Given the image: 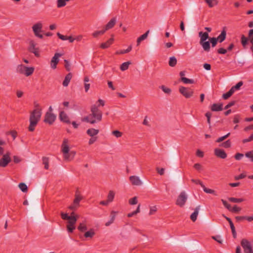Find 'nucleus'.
I'll return each instance as SVG.
<instances>
[{
  "label": "nucleus",
  "instance_id": "47",
  "mask_svg": "<svg viewBox=\"0 0 253 253\" xmlns=\"http://www.w3.org/2000/svg\"><path fill=\"white\" fill-rule=\"evenodd\" d=\"M241 208L238 207L236 205H235L233 208H231V209L229 211L232 212H238L240 211H241Z\"/></svg>",
  "mask_w": 253,
  "mask_h": 253
},
{
  "label": "nucleus",
  "instance_id": "10",
  "mask_svg": "<svg viewBox=\"0 0 253 253\" xmlns=\"http://www.w3.org/2000/svg\"><path fill=\"white\" fill-rule=\"evenodd\" d=\"M29 51L34 53L36 57H39V48L36 47V43H35V42L33 40H31L29 42Z\"/></svg>",
  "mask_w": 253,
  "mask_h": 253
},
{
  "label": "nucleus",
  "instance_id": "6",
  "mask_svg": "<svg viewBox=\"0 0 253 253\" xmlns=\"http://www.w3.org/2000/svg\"><path fill=\"white\" fill-rule=\"evenodd\" d=\"M241 245L244 250V253H253L252 244L248 240L246 239H242Z\"/></svg>",
  "mask_w": 253,
  "mask_h": 253
},
{
  "label": "nucleus",
  "instance_id": "41",
  "mask_svg": "<svg viewBox=\"0 0 253 253\" xmlns=\"http://www.w3.org/2000/svg\"><path fill=\"white\" fill-rule=\"evenodd\" d=\"M234 93V92H233V91L230 89L227 92L225 93H224L223 95H222V98L225 99V100H226L228 98H229Z\"/></svg>",
  "mask_w": 253,
  "mask_h": 253
},
{
  "label": "nucleus",
  "instance_id": "39",
  "mask_svg": "<svg viewBox=\"0 0 253 253\" xmlns=\"http://www.w3.org/2000/svg\"><path fill=\"white\" fill-rule=\"evenodd\" d=\"M243 83L242 81L238 83L235 85L232 86L230 89L233 91V92L236 90L240 89V87L243 85Z\"/></svg>",
  "mask_w": 253,
  "mask_h": 253
},
{
  "label": "nucleus",
  "instance_id": "19",
  "mask_svg": "<svg viewBox=\"0 0 253 253\" xmlns=\"http://www.w3.org/2000/svg\"><path fill=\"white\" fill-rule=\"evenodd\" d=\"M199 37L200 38V43L206 41L209 39V34L207 32H199Z\"/></svg>",
  "mask_w": 253,
  "mask_h": 253
},
{
  "label": "nucleus",
  "instance_id": "12",
  "mask_svg": "<svg viewBox=\"0 0 253 253\" xmlns=\"http://www.w3.org/2000/svg\"><path fill=\"white\" fill-rule=\"evenodd\" d=\"M55 119L56 116L54 114L51 112H46L45 115L44 122L51 125L55 121Z\"/></svg>",
  "mask_w": 253,
  "mask_h": 253
},
{
  "label": "nucleus",
  "instance_id": "33",
  "mask_svg": "<svg viewBox=\"0 0 253 253\" xmlns=\"http://www.w3.org/2000/svg\"><path fill=\"white\" fill-rule=\"evenodd\" d=\"M204 1L208 4L211 8L217 4L216 0H204Z\"/></svg>",
  "mask_w": 253,
  "mask_h": 253
},
{
  "label": "nucleus",
  "instance_id": "63",
  "mask_svg": "<svg viewBox=\"0 0 253 253\" xmlns=\"http://www.w3.org/2000/svg\"><path fill=\"white\" fill-rule=\"evenodd\" d=\"M235 104V101H232L228 103L224 107V109H227L229 108L232 107Z\"/></svg>",
  "mask_w": 253,
  "mask_h": 253
},
{
  "label": "nucleus",
  "instance_id": "50",
  "mask_svg": "<svg viewBox=\"0 0 253 253\" xmlns=\"http://www.w3.org/2000/svg\"><path fill=\"white\" fill-rule=\"evenodd\" d=\"M210 42L211 43V46L212 47H214L216 44H217V42H218V40H217L216 38H211L210 39Z\"/></svg>",
  "mask_w": 253,
  "mask_h": 253
},
{
  "label": "nucleus",
  "instance_id": "13",
  "mask_svg": "<svg viewBox=\"0 0 253 253\" xmlns=\"http://www.w3.org/2000/svg\"><path fill=\"white\" fill-rule=\"evenodd\" d=\"M62 55V54L61 53H55L54 56L52 58L50 62V66L52 69H55L56 68L57 64H58L59 61V57H61Z\"/></svg>",
  "mask_w": 253,
  "mask_h": 253
},
{
  "label": "nucleus",
  "instance_id": "20",
  "mask_svg": "<svg viewBox=\"0 0 253 253\" xmlns=\"http://www.w3.org/2000/svg\"><path fill=\"white\" fill-rule=\"evenodd\" d=\"M99 130L93 128H89L86 131V133L90 137H95L94 136L98 134Z\"/></svg>",
  "mask_w": 253,
  "mask_h": 253
},
{
  "label": "nucleus",
  "instance_id": "11",
  "mask_svg": "<svg viewBox=\"0 0 253 253\" xmlns=\"http://www.w3.org/2000/svg\"><path fill=\"white\" fill-rule=\"evenodd\" d=\"M78 216H76V217L72 218L69 221L67 222V231L69 233H72L74 230L75 229V224H76Z\"/></svg>",
  "mask_w": 253,
  "mask_h": 253
},
{
  "label": "nucleus",
  "instance_id": "25",
  "mask_svg": "<svg viewBox=\"0 0 253 253\" xmlns=\"http://www.w3.org/2000/svg\"><path fill=\"white\" fill-rule=\"evenodd\" d=\"M226 32L224 29L221 31V34L216 38V39L218 40V42L221 43L225 40V39H226Z\"/></svg>",
  "mask_w": 253,
  "mask_h": 253
},
{
  "label": "nucleus",
  "instance_id": "46",
  "mask_svg": "<svg viewBox=\"0 0 253 253\" xmlns=\"http://www.w3.org/2000/svg\"><path fill=\"white\" fill-rule=\"evenodd\" d=\"M112 134L117 138L122 137L123 133L119 130H114L112 132Z\"/></svg>",
  "mask_w": 253,
  "mask_h": 253
},
{
  "label": "nucleus",
  "instance_id": "29",
  "mask_svg": "<svg viewBox=\"0 0 253 253\" xmlns=\"http://www.w3.org/2000/svg\"><path fill=\"white\" fill-rule=\"evenodd\" d=\"M95 235L94 229H90L89 230L85 232L84 236L86 238H92Z\"/></svg>",
  "mask_w": 253,
  "mask_h": 253
},
{
  "label": "nucleus",
  "instance_id": "51",
  "mask_svg": "<svg viewBox=\"0 0 253 253\" xmlns=\"http://www.w3.org/2000/svg\"><path fill=\"white\" fill-rule=\"evenodd\" d=\"M240 115L239 114H236L234 116L233 122L234 124H238L240 122Z\"/></svg>",
  "mask_w": 253,
  "mask_h": 253
},
{
  "label": "nucleus",
  "instance_id": "61",
  "mask_svg": "<svg viewBox=\"0 0 253 253\" xmlns=\"http://www.w3.org/2000/svg\"><path fill=\"white\" fill-rule=\"evenodd\" d=\"M57 36L58 37V38L63 40V41H66V40H67V36H64V35H61V34H60L59 33H57Z\"/></svg>",
  "mask_w": 253,
  "mask_h": 253
},
{
  "label": "nucleus",
  "instance_id": "2",
  "mask_svg": "<svg viewBox=\"0 0 253 253\" xmlns=\"http://www.w3.org/2000/svg\"><path fill=\"white\" fill-rule=\"evenodd\" d=\"M36 108L30 114L29 121L30 125L28 130L30 131H33L38 122L40 120L42 116V110L38 104L35 105Z\"/></svg>",
  "mask_w": 253,
  "mask_h": 253
},
{
  "label": "nucleus",
  "instance_id": "54",
  "mask_svg": "<svg viewBox=\"0 0 253 253\" xmlns=\"http://www.w3.org/2000/svg\"><path fill=\"white\" fill-rule=\"evenodd\" d=\"M221 202L224 205V206L229 211L231 209V205L229 204L225 200L223 199H221Z\"/></svg>",
  "mask_w": 253,
  "mask_h": 253
},
{
  "label": "nucleus",
  "instance_id": "27",
  "mask_svg": "<svg viewBox=\"0 0 253 253\" xmlns=\"http://www.w3.org/2000/svg\"><path fill=\"white\" fill-rule=\"evenodd\" d=\"M248 41L249 39L248 38L246 37L244 35H242L241 38V42L244 48H247Z\"/></svg>",
  "mask_w": 253,
  "mask_h": 253
},
{
  "label": "nucleus",
  "instance_id": "26",
  "mask_svg": "<svg viewBox=\"0 0 253 253\" xmlns=\"http://www.w3.org/2000/svg\"><path fill=\"white\" fill-rule=\"evenodd\" d=\"M116 19L115 18H112L110 20V21L107 24V25L105 26V30L106 31L107 30H108L111 28H112L115 23H116Z\"/></svg>",
  "mask_w": 253,
  "mask_h": 253
},
{
  "label": "nucleus",
  "instance_id": "43",
  "mask_svg": "<svg viewBox=\"0 0 253 253\" xmlns=\"http://www.w3.org/2000/svg\"><path fill=\"white\" fill-rule=\"evenodd\" d=\"M203 189V190L205 192L207 193H209V194H214L215 195H216V194H215V192L214 190H212V189H209V188H206L205 185H204V187H202Z\"/></svg>",
  "mask_w": 253,
  "mask_h": 253
},
{
  "label": "nucleus",
  "instance_id": "15",
  "mask_svg": "<svg viewBox=\"0 0 253 253\" xmlns=\"http://www.w3.org/2000/svg\"><path fill=\"white\" fill-rule=\"evenodd\" d=\"M214 155L221 159H225L227 157V154L223 150L218 148L214 149Z\"/></svg>",
  "mask_w": 253,
  "mask_h": 253
},
{
  "label": "nucleus",
  "instance_id": "3",
  "mask_svg": "<svg viewBox=\"0 0 253 253\" xmlns=\"http://www.w3.org/2000/svg\"><path fill=\"white\" fill-rule=\"evenodd\" d=\"M35 68L33 67H27L23 64L18 65L16 68V72L24 75L27 77L32 75Z\"/></svg>",
  "mask_w": 253,
  "mask_h": 253
},
{
  "label": "nucleus",
  "instance_id": "40",
  "mask_svg": "<svg viewBox=\"0 0 253 253\" xmlns=\"http://www.w3.org/2000/svg\"><path fill=\"white\" fill-rule=\"evenodd\" d=\"M42 163L44 165V169H47L49 168V158L46 157H42Z\"/></svg>",
  "mask_w": 253,
  "mask_h": 253
},
{
  "label": "nucleus",
  "instance_id": "7",
  "mask_svg": "<svg viewBox=\"0 0 253 253\" xmlns=\"http://www.w3.org/2000/svg\"><path fill=\"white\" fill-rule=\"evenodd\" d=\"M187 200V195L185 191L181 192L178 196L176 201V204L180 207H183Z\"/></svg>",
  "mask_w": 253,
  "mask_h": 253
},
{
  "label": "nucleus",
  "instance_id": "4",
  "mask_svg": "<svg viewBox=\"0 0 253 253\" xmlns=\"http://www.w3.org/2000/svg\"><path fill=\"white\" fill-rule=\"evenodd\" d=\"M69 142V140L67 138H64L61 145V150L63 153L64 158L67 161H70Z\"/></svg>",
  "mask_w": 253,
  "mask_h": 253
},
{
  "label": "nucleus",
  "instance_id": "59",
  "mask_svg": "<svg viewBox=\"0 0 253 253\" xmlns=\"http://www.w3.org/2000/svg\"><path fill=\"white\" fill-rule=\"evenodd\" d=\"M246 176V174H245L244 173H241L239 175L235 176L234 178L236 180H238L239 179H243V178H245Z\"/></svg>",
  "mask_w": 253,
  "mask_h": 253
},
{
  "label": "nucleus",
  "instance_id": "17",
  "mask_svg": "<svg viewBox=\"0 0 253 253\" xmlns=\"http://www.w3.org/2000/svg\"><path fill=\"white\" fill-rule=\"evenodd\" d=\"M200 209V206H197L194 210V211L191 214L190 219L193 222H195L197 218L199 211Z\"/></svg>",
  "mask_w": 253,
  "mask_h": 253
},
{
  "label": "nucleus",
  "instance_id": "37",
  "mask_svg": "<svg viewBox=\"0 0 253 253\" xmlns=\"http://www.w3.org/2000/svg\"><path fill=\"white\" fill-rule=\"evenodd\" d=\"M105 32H106V31L105 30V29L100 30V31H95L94 32H93L92 34V35L94 38H97L100 35H103Z\"/></svg>",
  "mask_w": 253,
  "mask_h": 253
},
{
  "label": "nucleus",
  "instance_id": "34",
  "mask_svg": "<svg viewBox=\"0 0 253 253\" xmlns=\"http://www.w3.org/2000/svg\"><path fill=\"white\" fill-rule=\"evenodd\" d=\"M177 63V60L174 56L170 57L169 62V64L170 67H174Z\"/></svg>",
  "mask_w": 253,
  "mask_h": 253
},
{
  "label": "nucleus",
  "instance_id": "64",
  "mask_svg": "<svg viewBox=\"0 0 253 253\" xmlns=\"http://www.w3.org/2000/svg\"><path fill=\"white\" fill-rule=\"evenodd\" d=\"M64 62L65 63V67L66 69V70L68 71H69L71 69L70 68V64L69 62V61L65 59Z\"/></svg>",
  "mask_w": 253,
  "mask_h": 253
},
{
  "label": "nucleus",
  "instance_id": "38",
  "mask_svg": "<svg viewBox=\"0 0 253 253\" xmlns=\"http://www.w3.org/2000/svg\"><path fill=\"white\" fill-rule=\"evenodd\" d=\"M181 81L185 84H192L195 83L194 81L192 79H189L185 77L181 78Z\"/></svg>",
  "mask_w": 253,
  "mask_h": 253
},
{
  "label": "nucleus",
  "instance_id": "21",
  "mask_svg": "<svg viewBox=\"0 0 253 253\" xmlns=\"http://www.w3.org/2000/svg\"><path fill=\"white\" fill-rule=\"evenodd\" d=\"M203 48L205 51L209 52L210 50V42L209 41H204L200 43Z\"/></svg>",
  "mask_w": 253,
  "mask_h": 253
},
{
  "label": "nucleus",
  "instance_id": "23",
  "mask_svg": "<svg viewBox=\"0 0 253 253\" xmlns=\"http://www.w3.org/2000/svg\"><path fill=\"white\" fill-rule=\"evenodd\" d=\"M74 214V212H72L71 214V215L70 216L68 215L67 213H65L63 212L61 213V218L63 220H68V221H69L70 220H71V219H72V218L76 217V216H75Z\"/></svg>",
  "mask_w": 253,
  "mask_h": 253
},
{
  "label": "nucleus",
  "instance_id": "44",
  "mask_svg": "<svg viewBox=\"0 0 253 253\" xmlns=\"http://www.w3.org/2000/svg\"><path fill=\"white\" fill-rule=\"evenodd\" d=\"M138 203L137 197H134L128 200V203L130 205H134L137 204Z\"/></svg>",
  "mask_w": 253,
  "mask_h": 253
},
{
  "label": "nucleus",
  "instance_id": "31",
  "mask_svg": "<svg viewBox=\"0 0 253 253\" xmlns=\"http://www.w3.org/2000/svg\"><path fill=\"white\" fill-rule=\"evenodd\" d=\"M115 192L113 191H110L107 196V201L109 202V203L112 202L115 197Z\"/></svg>",
  "mask_w": 253,
  "mask_h": 253
},
{
  "label": "nucleus",
  "instance_id": "30",
  "mask_svg": "<svg viewBox=\"0 0 253 253\" xmlns=\"http://www.w3.org/2000/svg\"><path fill=\"white\" fill-rule=\"evenodd\" d=\"M131 64L130 61H127L122 63L120 66V69L122 71H125L128 69L129 65Z\"/></svg>",
  "mask_w": 253,
  "mask_h": 253
},
{
  "label": "nucleus",
  "instance_id": "8",
  "mask_svg": "<svg viewBox=\"0 0 253 253\" xmlns=\"http://www.w3.org/2000/svg\"><path fill=\"white\" fill-rule=\"evenodd\" d=\"M42 24L41 22H38L34 24L32 27V29L35 36L40 39L43 38L42 35L40 34V33L42 32Z\"/></svg>",
  "mask_w": 253,
  "mask_h": 253
},
{
  "label": "nucleus",
  "instance_id": "16",
  "mask_svg": "<svg viewBox=\"0 0 253 253\" xmlns=\"http://www.w3.org/2000/svg\"><path fill=\"white\" fill-rule=\"evenodd\" d=\"M59 118L60 120L66 124H70L69 117L64 111H61L59 114Z\"/></svg>",
  "mask_w": 253,
  "mask_h": 253
},
{
  "label": "nucleus",
  "instance_id": "14",
  "mask_svg": "<svg viewBox=\"0 0 253 253\" xmlns=\"http://www.w3.org/2000/svg\"><path fill=\"white\" fill-rule=\"evenodd\" d=\"M129 180L133 185L140 186L142 184V182L139 177L137 176H130L129 177Z\"/></svg>",
  "mask_w": 253,
  "mask_h": 253
},
{
  "label": "nucleus",
  "instance_id": "36",
  "mask_svg": "<svg viewBox=\"0 0 253 253\" xmlns=\"http://www.w3.org/2000/svg\"><path fill=\"white\" fill-rule=\"evenodd\" d=\"M228 199L230 202L235 203H241L244 201L242 198H236L234 197L228 198Z\"/></svg>",
  "mask_w": 253,
  "mask_h": 253
},
{
  "label": "nucleus",
  "instance_id": "28",
  "mask_svg": "<svg viewBox=\"0 0 253 253\" xmlns=\"http://www.w3.org/2000/svg\"><path fill=\"white\" fill-rule=\"evenodd\" d=\"M78 229L81 232H84L87 230V226L86 224V221H83L79 224Z\"/></svg>",
  "mask_w": 253,
  "mask_h": 253
},
{
  "label": "nucleus",
  "instance_id": "24",
  "mask_svg": "<svg viewBox=\"0 0 253 253\" xmlns=\"http://www.w3.org/2000/svg\"><path fill=\"white\" fill-rule=\"evenodd\" d=\"M72 75L71 73H68L65 77L64 80L63 82V85L64 86H67L72 79Z\"/></svg>",
  "mask_w": 253,
  "mask_h": 253
},
{
  "label": "nucleus",
  "instance_id": "58",
  "mask_svg": "<svg viewBox=\"0 0 253 253\" xmlns=\"http://www.w3.org/2000/svg\"><path fill=\"white\" fill-rule=\"evenodd\" d=\"M149 33V31L148 30L145 34H143L142 35L140 36L139 38L142 41L147 38Z\"/></svg>",
  "mask_w": 253,
  "mask_h": 253
},
{
  "label": "nucleus",
  "instance_id": "32",
  "mask_svg": "<svg viewBox=\"0 0 253 253\" xmlns=\"http://www.w3.org/2000/svg\"><path fill=\"white\" fill-rule=\"evenodd\" d=\"M82 199V197L79 194H76L75 195V198L74 200L73 203L74 204V205H76L78 207H79V203Z\"/></svg>",
  "mask_w": 253,
  "mask_h": 253
},
{
  "label": "nucleus",
  "instance_id": "55",
  "mask_svg": "<svg viewBox=\"0 0 253 253\" xmlns=\"http://www.w3.org/2000/svg\"><path fill=\"white\" fill-rule=\"evenodd\" d=\"M161 88L162 90L166 93L169 94L171 92V89L164 85L161 86Z\"/></svg>",
  "mask_w": 253,
  "mask_h": 253
},
{
  "label": "nucleus",
  "instance_id": "53",
  "mask_svg": "<svg viewBox=\"0 0 253 253\" xmlns=\"http://www.w3.org/2000/svg\"><path fill=\"white\" fill-rule=\"evenodd\" d=\"M6 135L10 134L13 138V139L14 140L17 136V132L15 131H7L6 132Z\"/></svg>",
  "mask_w": 253,
  "mask_h": 253
},
{
  "label": "nucleus",
  "instance_id": "35",
  "mask_svg": "<svg viewBox=\"0 0 253 253\" xmlns=\"http://www.w3.org/2000/svg\"><path fill=\"white\" fill-rule=\"evenodd\" d=\"M70 0H57V6L58 8L63 7L66 5V2L69 1Z\"/></svg>",
  "mask_w": 253,
  "mask_h": 253
},
{
  "label": "nucleus",
  "instance_id": "22",
  "mask_svg": "<svg viewBox=\"0 0 253 253\" xmlns=\"http://www.w3.org/2000/svg\"><path fill=\"white\" fill-rule=\"evenodd\" d=\"M114 41L113 38H111L109 39L106 42L102 43L100 45V47L103 49H105L109 47L112 43Z\"/></svg>",
  "mask_w": 253,
  "mask_h": 253
},
{
  "label": "nucleus",
  "instance_id": "56",
  "mask_svg": "<svg viewBox=\"0 0 253 253\" xmlns=\"http://www.w3.org/2000/svg\"><path fill=\"white\" fill-rule=\"evenodd\" d=\"M191 181L196 184H199L201 187H204V184L203 182L199 179H192Z\"/></svg>",
  "mask_w": 253,
  "mask_h": 253
},
{
  "label": "nucleus",
  "instance_id": "18",
  "mask_svg": "<svg viewBox=\"0 0 253 253\" xmlns=\"http://www.w3.org/2000/svg\"><path fill=\"white\" fill-rule=\"evenodd\" d=\"M212 111H220L223 109V105L222 103L213 104L211 107Z\"/></svg>",
  "mask_w": 253,
  "mask_h": 253
},
{
  "label": "nucleus",
  "instance_id": "49",
  "mask_svg": "<svg viewBox=\"0 0 253 253\" xmlns=\"http://www.w3.org/2000/svg\"><path fill=\"white\" fill-rule=\"evenodd\" d=\"M212 239L216 241L218 243L221 244L222 243V240L220 235H216L211 237Z\"/></svg>",
  "mask_w": 253,
  "mask_h": 253
},
{
  "label": "nucleus",
  "instance_id": "52",
  "mask_svg": "<svg viewBox=\"0 0 253 253\" xmlns=\"http://www.w3.org/2000/svg\"><path fill=\"white\" fill-rule=\"evenodd\" d=\"M223 216L225 218V219L229 222V223L230 224V228L231 229V230H234V229H235V228L234 227V225L232 221V220H231V219L225 215H223Z\"/></svg>",
  "mask_w": 253,
  "mask_h": 253
},
{
  "label": "nucleus",
  "instance_id": "48",
  "mask_svg": "<svg viewBox=\"0 0 253 253\" xmlns=\"http://www.w3.org/2000/svg\"><path fill=\"white\" fill-rule=\"evenodd\" d=\"M230 134V133H228L227 134H226V135L223 136H221V137H219L216 140V142H222V141H223L224 140H225V139H226L227 137H228L229 136Z\"/></svg>",
  "mask_w": 253,
  "mask_h": 253
},
{
  "label": "nucleus",
  "instance_id": "1",
  "mask_svg": "<svg viewBox=\"0 0 253 253\" xmlns=\"http://www.w3.org/2000/svg\"><path fill=\"white\" fill-rule=\"evenodd\" d=\"M91 113L82 119V121L94 124L100 122L102 118V113L97 106L93 105L90 108Z\"/></svg>",
  "mask_w": 253,
  "mask_h": 253
},
{
  "label": "nucleus",
  "instance_id": "45",
  "mask_svg": "<svg viewBox=\"0 0 253 253\" xmlns=\"http://www.w3.org/2000/svg\"><path fill=\"white\" fill-rule=\"evenodd\" d=\"M220 146L223 147L225 148H229L231 146V141L230 140H228L225 142L222 143L220 145Z\"/></svg>",
  "mask_w": 253,
  "mask_h": 253
},
{
  "label": "nucleus",
  "instance_id": "9",
  "mask_svg": "<svg viewBox=\"0 0 253 253\" xmlns=\"http://www.w3.org/2000/svg\"><path fill=\"white\" fill-rule=\"evenodd\" d=\"M10 156V153L9 152L3 155L2 158L0 159V167L4 168L7 166L11 161Z\"/></svg>",
  "mask_w": 253,
  "mask_h": 253
},
{
  "label": "nucleus",
  "instance_id": "62",
  "mask_svg": "<svg viewBox=\"0 0 253 253\" xmlns=\"http://www.w3.org/2000/svg\"><path fill=\"white\" fill-rule=\"evenodd\" d=\"M156 170H157V171L158 172V173L160 175H163L164 174L165 169L164 168H156Z\"/></svg>",
  "mask_w": 253,
  "mask_h": 253
},
{
  "label": "nucleus",
  "instance_id": "42",
  "mask_svg": "<svg viewBox=\"0 0 253 253\" xmlns=\"http://www.w3.org/2000/svg\"><path fill=\"white\" fill-rule=\"evenodd\" d=\"M18 187L23 192H27L28 191L27 186L24 183H19Z\"/></svg>",
  "mask_w": 253,
  "mask_h": 253
},
{
  "label": "nucleus",
  "instance_id": "57",
  "mask_svg": "<svg viewBox=\"0 0 253 253\" xmlns=\"http://www.w3.org/2000/svg\"><path fill=\"white\" fill-rule=\"evenodd\" d=\"M253 140V134H251L248 138L244 139L242 140L243 143L251 142Z\"/></svg>",
  "mask_w": 253,
  "mask_h": 253
},
{
  "label": "nucleus",
  "instance_id": "60",
  "mask_svg": "<svg viewBox=\"0 0 253 253\" xmlns=\"http://www.w3.org/2000/svg\"><path fill=\"white\" fill-rule=\"evenodd\" d=\"M227 50L222 47L219 48L217 50V52L219 54H225L227 53Z\"/></svg>",
  "mask_w": 253,
  "mask_h": 253
},
{
  "label": "nucleus",
  "instance_id": "5",
  "mask_svg": "<svg viewBox=\"0 0 253 253\" xmlns=\"http://www.w3.org/2000/svg\"><path fill=\"white\" fill-rule=\"evenodd\" d=\"M179 91L186 98L191 97L194 94V90L193 89L182 86L179 87Z\"/></svg>",
  "mask_w": 253,
  "mask_h": 253
}]
</instances>
